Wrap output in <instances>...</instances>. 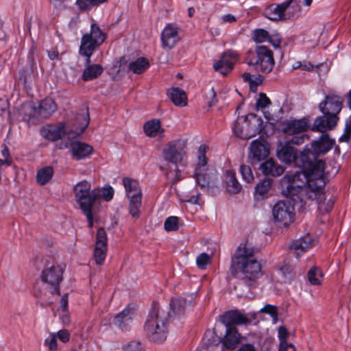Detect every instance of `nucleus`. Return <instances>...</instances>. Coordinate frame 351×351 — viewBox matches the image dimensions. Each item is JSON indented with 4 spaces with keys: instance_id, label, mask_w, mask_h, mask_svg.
<instances>
[{
    "instance_id": "c85d7f7f",
    "label": "nucleus",
    "mask_w": 351,
    "mask_h": 351,
    "mask_svg": "<svg viewBox=\"0 0 351 351\" xmlns=\"http://www.w3.org/2000/svg\"><path fill=\"white\" fill-rule=\"evenodd\" d=\"M105 39V34L96 24H92L90 32L83 36L81 44H102Z\"/></svg>"
},
{
    "instance_id": "f704fd0d",
    "label": "nucleus",
    "mask_w": 351,
    "mask_h": 351,
    "mask_svg": "<svg viewBox=\"0 0 351 351\" xmlns=\"http://www.w3.org/2000/svg\"><path fill=\"white\" fill-rule=\"evenodd\" d=\"M226 184L227 191L230 193H238L241 189V185L238 182L236 174L233 171L228 170L226 173Z\"/></svg>"
},
{
    "instance_id": "37998d69",
    "label": "nucleus",
    "mask_w": 351,
    "mask_h": 351,
    "mask_svg": "<svg viewBox=\"0 0 351 351\" xmlns=\"http://www.w3.org/2000/svg\"><path fill=\"white\" fill-rule=\"evenodd\" d=\"M253 40L256 43L267 42L269 33L263 29H257L253 32Z\"/></svg>"
},
{
    "instance_id": "bb28decb",
    "label": "nucleus",
    "mask_w": 351,
    "mask_h": 351,
    "mask_svg": "<svg viewBox=\"0 0 351 351\" xmlns=\"http://www.w3.org/2000/svg\"><path fill=\"white\" fill-rule=\"evenodd\" d=\"M134 315V311L133 309L126 308L114 317V324L121 330H126L132 322Z\"/></svg>"
},
{
    "instance_id": "603ef678",
    "label": "nucleus",
    "mask_w": 351,
    "mask_h": 351,
    "mask_svg": "<svg viewBox=\"0 0 351 351\" xmlns=\"http://www.w3.org/2000/svg\"><path fill=\"white\" fill-rule=\"evenodd\" d=\"M295 136H294L288 143L290 145V143H292V144H294V145H300L302 143H304L306 141V139L308 138V136L306 134H295Z\"/></svg>"
},
{
    "instance_id": "72a5a7b5",
    "label": "nucleus",
    "mask_w": 351,
    "mask_h": 351,
    "mask_svg": "<svg viewBox=\"0 0 351 351\" xmlns=\"http://www.w3.org/2000/svg\"><path fill=\"white\" fill-rule=\"evenodd\" d=\"M77 121H80L81 123L79 125L71 130V131L67 134L68 138H75L84 132L89 123L88 112H84L82 114H80L77 117Z\"/></svg>"
},
{
    "instance_id": "09e8293b",
    "label": "nucleus",
    "mask_w": 351,
    "mask_h": 351,
    "mask_svg": "<svg viewBox=\"0 0 351 351\" xmlns=\"http://www.w3.org/2000/svg\"><path fill=\"white\" fill-rule=\"evenodd\" d=\"M210 256L206 253L200 254L196 258V263L199 269H204L210 263Z\"/></svg>"
},
{
    "instance_id": "39448f33",
    "label": "nucleus",
    "mask_w": 351,
    "mask_h": 351,
    "mask_svg": "<svg viewBox=\"0 0 351 351\" xmlns=\"http://www.w3.org/2000/svg\"><path fill=\"white\" fill-rule=\"evenodd\" d=\"M90 189V183L86 180L79 182L73 188L75 199L86 217L90 228L93 226L94 222L98 220L96 213L93 210L94 197L93 190L91 191Z\"/></svg>"
},
{
    "instance_id": "7c9ffc66",
    "label": "nucleus",
    "mask_w": 351,
    "mask_h": 351,
    "mask_svg": "<svg viewBox=\"0 0 351 351\" xmlns=\"http://www.w3.org/2000/svg\"><path fill=\"white\" fill-rule=\"evenodd\" d=\"M260 169L265 176L277 177L283 173L285 168L276 162L273 159H269L263 162Z\"/></svg>"
},
{
    "instance_id": "aec40b11",
    "label": "nucleus",
    "mask_w": 351,
    "mask_h": 351,
    "mask_svg": "<svg viewBox=\"0 0 351 351\" xmlns=\"http://www.w3.org/2000/svg\"><path fill=\"white\" fill-rule=\"evenodd\" d=\"M237 53L228 51L221 56L220 60L214 64L213 68L216 71L226 75L232 69L233 64L237 61Z\"/></svg>"
},
{
    "instance_id": "5701e85b",
    "label": "nucleus",
    "mask_w": 351,
    "mask_h": 351,
    "mask_svg": "<svg viewBox=\"0 0 351 351\" xmlns=\"http://www.w3.org/2000/svg\"><path fill=\"white\" fill-rule=\"evenodd\" d=\"M220 322L227 328L234 327L235 325L245 324L250 319L243 313L237 310L229 311L223 314L219 319Z\"/></svg>"
},
{
    "instance_id": "c756f323",
    "label": "nucleus",
    "mask_w": 351,
    "mask_h": 351,
    "mask_svg": "<svg viewBox=\"0 0 351 351\" xmlns=\"http://www.w3.org/2000/svg\"><path fill=\"white\" fill-rule=\"evenodd\" d=\"M186 300L184 298H179L172 300L170 303V312L168 313L169 319L180 318L185 312Z\"/></svg>"
},
{
    "instance_id": "4be33fe9",
    "label": "nucleus",
    "mask_w": 351,
    "mask_h": 351,
    "mask_svg": "<svg viewBox=\"0 0 351 351\" xmlns=\"http://www.w3.org/2000/svg\"><path fill=\"white\" fill-rule=\"evenodd\" d=\"M315 244L314 239L309 234H307L293 241L290 245V250L298 258L303 253L312 248Z\"/></svg>"
},
{
    "instance_id": "423d86ee",
    "label": "nucleus",
    "mask_w": 351,
    "mask_h": 351,
    "mask_svg": "<svg viewBox=\"0 0 351 351\" xmlns=\"http://www.w3.org/2000/svg\"><path fill=\"white\" fill-rule=\"evenodd\" d=\"M246 61L255 71L263 73H270L275 64L273 52L265 45H257L254 50H249Z\"/></svg>"
},
{
    "instance_id": "e433bc0d",
    "label": "nucleus",
    "mask_w": 351,
    "mask_h": 351,
    "mask_svg": "<svg viewBox=\"0 0 351 351\" xmlns=\"http://www.w3.org/2000/svg\"><path fill=\"white\" fill-rule=\"evenodd\" d=\"M144 130L146 135L149 136H156L158 134L161 136L163 133V130L161 128L160 122L159 120L154 119L147 121L144 125Z\"/></svg>"
},
{
    "instance_id": "ea45409f",
    "label": "nucleus",
    "mask_w": 351,
    "mask_h": 351,
    "mask_svg": "<svg viewBox=\"0 0 351 351\" xmlns=\"http://www.w3.org/2000/svg\"><path fill=\"white\" fill-rule=\"evenodd\" d=\"M308 280L313 285H319L323 281V274L319 268L313 267L308 272Z\"/></svg>"
},
{
    "instance_id": "a18cd8bd",
    "label": "nucleus",
    "mask_w": 351,
    "mask_h": 351,
    "mask_svg": "<svg viewBox=\"0 0 351 351\" xmlns=\"http://www.w3.org/2000/svg\"><path fill=\"white\" fill-rule=\"evenodd\" d=\"M280 273L285 278V281L290 280L294 276V268L286 264L280 269Z\"/></svg>"
},
{
    "instance_id": "f257e3e1",
    "label": "nucleus",
    "mask_w": 351,
    "mask_h": 351,
    "mask_svg": "<svg viewBox=\"0 0 351 351\" xmlns=\"http://www.w3.org/2000/svg\"><path fill=\"white\" fill-rule=\"evenodd\" d=\"M289 178L290 185L287 187V191L295 202L303 203L304 205L308 201L315 200L322 214L331 210L334 201L331 198L327 199L323 192L326 182L321 170L308 176L299 172Z\"/></svg>"
},
{
    "instance_id": "f8f14e48",
    "label": "nucleus",
    "mask_w": 351,
    "mask_h": 351,
    "mask_svg": "<svg viewBox=\"0 0 351 351\" xmlns=\"http://www.w3.org/2000/svg\"><path fill=\"white\" fill-rule=\"evenodd\" d=\"M252 119L248 117L238 119L233 128L234 133L242 138H251L261 131L260 120L252 115Z\"/></svg>"
},
{
    "instance_id": "f03ea898",
    "label": "nucleus",
    "mask_w": 351,
    "mask_h": 351,
    "mask_svg": "<svg viewBox=\"0 0 351 351\" xmlns=\"http://www.w3.org/2000/svg\"><path fill=\"white\" fill-rule=\"evenodd\" d=\"M258 251L247 242L241 243L232 259V274L247 286L253 285L263 276L261 265L254 258Z\"/></svg>"
},
{
    "instance_id": "79ce46f5",
    "label": "nucleus",
    "mask_w": 351,
    "mask_h": 351,
    "mask_svg": "<svg viewBox=\"0 0 351 351\" xmlns=\"http://www.w3.org/2000/svg\"><path fill=\"white\" fill-rule=\"evenodd\" d=\"M179 218L178 217L171 216L166 219L164 227L165 230L168 232L176 231L179 228Z\"/></svg>"
},
{
    "instance_id": "6e6d98bb",
    "label": "nucleus",
    "mask_w": 351,
    "mask_h": 351,
    "mask_svg": "<svg viewBox=\"0 0 351 351\" xmlns=\"http://www.w3.org/2000/svg\"><path fill=\"white\" fill-rule=\"evenodd\" d=\"M279 351H295V348L293 344L289 343L286 341H282Z\"/></svg>"
},
{
    "instance_id": "69168bd1",
    "label": "nucleus",
    "mask_w": 351,
    "mask_h": 351,
    "mask_svg": "<svg viewBox=\"0 0 351 351\" xmlns=\"http://www.w3.org/2000/svg\"><path fill=\"white\" fill-rule=\"evenodd\" d=\"M2 156L4 158L3 160L10 159L12 161V159L10 157V153L9 150L6 147H4V148L1 151Z\"/></svg>"
},
{
    "instance_id": "680f3d73",
    "label": "nucleus",
    "mask_w": 351,
    "mask_h": 351,
    "mask_svg": "<svg viewBox=\"0 0 351 351\" xmlns=\"http://www.w3.org/2000/svg\"><path fill=\"white\" fill-rule=\"evenodd\" d=\"M60 306L64 311H66L68 306V295L64 294L60 300Z\"/></svg>"
},
{
    "instance_id": "3c124183",
    "label": "nucleus",
    "mask_w": 351,
    "mask_h": 351,
    "mask_svg": "<svg viewBox=\"0 0 351 351\" xmlns=\"http://www.w3.org/2000/svg\"><path fill=\"white\" fill-rule=\"evenodd\" d=\"M123 351H143L141 344L139 341H132L125 345Z\"/></svg>"
},
{
    "instance_id": "1a4fd4ad",
    "label": "nucleus",
    "mask_w": 351,
    "mask_h": 351,
    "mask_svg": "<svg viewBox=\"0 0 351 351\" xmlns=\"http://www.w3.org/2000/svg\"><path fill=\"white\" fill-rule=\"evenodd\" d=\"M286 200L278 202L273 207L272 216L276 223L280 226H287L293 221L294 206H303V203L295 202L288 194L287 189L284 191Z\"/></svg>"
},
{
    "instance_id": "052dcab7",
    "label": "nucleus",
    "mask_w": 351,
    "mask_h": 351,
    "mask_svg": "<svg viewBox=\"0 0 351 351\" xmlns=\"http://www.w3.org/2000/svg\"><path fill=\"white\" fill-rule=\"evenodd\" d=\"M237 351H256L255 347L250 343L242 345Z\"/></svg>"
},
{
    "instance_id": "6e6552de",
    "label": "nucleus",
    "mask_w": 351,
    "mask_h": 351,
    "mask_svg": "<svg viewBox=\"0 0 351 351\" xmlns=\"http://www.w3.org/2000/svg\"><path fill=\"white\" fill-rule=\"evenodd\" d=\"M208 147L201 145L198 149L197 163L195 169L194 178L202 188H210L216 186L217 176L213 170L207 168V159L205 154Z\"/></svg>"
},
{
    "instance_id": "4468645a",
    "label": "nucleus",
    "mask_w": 351,
    "mask_h": 351,
    "mask_svg": "<svg viewBox=\"0 0 351 351\" xmlns=\"http://www.w3.org/2000/svg\"><path fill=\"white\" fill-rule=\"evenodd\" d=\"M62 268L58 265L47 266L43 271L41 278L50 287L51 294H60L59 285L62 279Z\"/></svg>"
},
{
    "instance_id": "0e129e2a",
    "label": "nucleus",
    "mask_w": 351,
    "mask_h": 351,
    "mask_svg": "<svg viewBox=\"0 0 351 351\" xmlns=\"http://www.w3.org/2000/svg\"><path fill=\"white\" fill-rule=\"evenodd\" d=\"M253 76L254 75H251L250 73H244L242 75V77H243V80L249 82L250 84H252V82L253 80Z\"/></svg>"
},
{
    "instance_id": "20e7f679",
    "label": "nucleus",
    "mask_w": 351,
    "mask_h": 351,
    "mask_svg": "<svg viewBox=\"0 0 351 351\" xmlns=\"http://www.w3.org/2000/svg\"><path fill=\"white\" fill-rule=\"evenodd\" d=\"M169 317L158 304H154L145 324V331L149 339L156 343L163 342L167 336Z\"/></svg>"
},
{
    "instance_id": "a211bd4d",
    "label": "nucleus",
    "mask_w": 351,
    "mask_h": 351,
    "mask_svg": "<svg viewBox=\"0 0 351 351\" xmlns=\"http://www.w3.org/2000/svg\"><path fill=\"white\" fill-rule=\"evenodd\" d=\"M107 235L103 228L98 229L96 235V243L94 258L97 265H102L106 256Z\"/></svg>"
},
{
    "instance_id": "393cba45",
    "label": "nucleus",
    "mask_w": 351,
    "mask_h": 351,
    "mask_svg": "<svg viewBox=\"0 0 351 351\" xmlns=\"http://www.w3.org/2000/svg\"><path fill=\"white\" fill-rule=\"evenodd\" d=\"M182 36L181 29L175 24L169 23L164 28L161 34V40L162 44L175 43L180 40Z\"/></svg>"
},
{
    "instance_id": "864d4df0",
    "label": "nucleus",
    "mask_w": 351,
    "mask_h": 351,
    "mask_svg": "<svg viewBox=\"0 0 351 351\" xmlns=\"http://www.w3.org/2000/svg\"><path fill=\"white\" fill-rule=\"evenodd\" d=\"M57 338H58L63 343L69 341L70 339V334L66 330H60L58 332H56Z\"/></svg>"
},
{
    "instance_id": "338daca9",
    "label": "nucleus",
    "mask_w": 351,
    "mask_h": 351,
    "mask_svg": "<svg viewBox=\"0 0 351 351\" xmlns=\"http://www.w3.org/2000/svg\"><path fill=\"white\" fill-rule=\"evenodd\" d=\"M263 81V77L260 75L257 76H253V80L252 82V84H256V86H258Z\"/></svg>"
},
{
    "instance_id": "6ab92c4d",
    "label": "nucleus",
    "mask_w": 351,
    "mask_h": 351,
    "mask_svg": "<svg viewBox=\"0 0 351 351\" xmlns=\"http://www.w3.org/2000/svg\"><path fill=\"white\" fill-rule=\"evenodd\" d=\"M342 99L338 96H326L325 100L319 105V110L324 114L337 117L341 110Z\"/></svg>"
},
{
    "instance_id": "58836bf2",
    "label": "nucleus",
    "mask_w": 351,
    "mask_h": 351,
    "mask_svg": "<svg viewBox=\"0 0 351 351\" xmlns=\"http://www.w3.org/2000/svg\"><path fill=\"white\" fill-rule=\"evenodd\" d=\"M53 174V169L51 167L48 166L40 169L36 175L38 183L41 185L45 184L51 179Z\"/></svg>"
},
{
    "instance_id": "4c0bfd02",
    "label": "nucleus",
    "mask_w": 351,
    "mask_h": 351,
    "mask_svg": "<svg viewBox=\"0 0 351 351\" xmlns=\"http://www.w3.org/2000/svg\"><path fill=\"white\" fill-rule=\"evenodd\" d=\"M93 195L94 197V202L99 198H102L108 202L113 197L114 189L110 186L102 189L96 188L93 190Z\"/></svg>"
},
{
    "instance_id": "e2e57ef3",
    "label": "nucleus",
    "mask_w": 351,
    "mask_h": 351,
    "mask_svg": "<svg viewBox=\"0 0 351 351\" xmlns=\"http://www.w3.org/2000/svg\"><path fill=\"white\" fill-rule=\"evenodd\" d=\"M221 20L224 23H232L236 21V18L234 16H233L230 14H228L223 15L221 17Z\"/></svg>"
},
{
    "instance_id": "774afa93",
    "label": "nucleus",
    "mask_w": 351,
    "mask_h": 351,
    "mask_svg": "<svg viewBox=\"0 0 351 351\" xmlns=\"http://www.w3.org/2000/svg\"><path fill=\"white\" fill-rule=\"evenodd\" d=\"M48 56L51 60H54L58 57V52L53 50L48 52Z\"/></svg>"
},
{
    "instance_id": "cd10ccee",
    "label": "nucleus",
    "mask_w": 351,
    "mask_h": 351,
    "mask_svg": "<svg viewBox=\"0 0 351 351\" xmlns=\"http://www.w3.org/2000/svg\"><path fill=\"white\" fill-rule=\"evenodd\" d=\"M70 148L73 157L79 160L89 156L93 152V147L85 143L74 141L71 143Z\"/></svg>"
},
{
    "instance_id": "f3484780",
    "label": "nucleus",
    "mask_w": 351,
    "mask_h": 351,
    "mask_svg": "<svg viewBox=\"0 0 351 351\" xmlns=\"http://www.w3.org/2000/svg\"><path fill=\"white\" fill-rule=\"evenodd\" d=\"M269 155V148L263 140L256 139L249 147L248 158L251 163H256L265 159Z\"/></svg>"
},
{
    "instance_id": "a878e982",
    "label": "nucleus",
    "mask_w": 351,
    "mask_h": 351,
    "mask_svg": "<svg viewBox=\"0 0 351 351\" xmlns=\"http://www.w3.org/2000/svg\"><path fill=\"white\" fill-rule=\"evenodd\" d=\"M42 135L48 140L55 141L62 138L66 134L65 124L62 122L56 125H50L43 128L41 131Z\"/></svg>"
},
{
    "instance_id": "13d9d810",
    "label": "nucleus",
    "mask_w": 351,
    "mask_h": 351,
    "mask_svg": "<svg viewBox=\"0 0 351 351\" xmlns=\"http://www.w3.org/2000/svg\"><path fill=\"white\" fill-rule=\"evenodd\" d=\"M287 335V329L284 326H280L278 328V337L280 339V343L282 341H286V337Z\"/></svg>"
},
{
    "instance_id": "5fc2aeb1",
    "label": "nucleus",
    "mask_w": 351,
    "mask_h": 351,
    "mask_svg": "<svg viewBox=\"0 0 351 351\" xmlns=\"http://www.w3.org/2000/svg\"><path fill=\"white\" fill-rule=\"evenodd\" d=\"M93 0H77V4L81 10H86L90 5H93Z\"/></svg>"
},
{
    "instance_id": "a19ab883",
    "label": "nucleus",
    "mask_w": 351,
    "mask_h": 351,
    "mask_svg": "<svg viewBox=\"0 0 351 351\" xmlns=\"http://www.w3.org/2000/svg\"><path fill=\"white\" fill-rule=\"evenodd\" d=\"M271 186V180L270 179H265L258 184H257L256 187V192L259 195L263 197L266 195L269 191L270 190Z\"/></svg>"
},
{
    "instance_id": "412c9836",
    "label": "nucleus",
    "mask_w": 351,
    "mask_h": 351,
    "mask_svg": "<svg viewBox=\"0 0 351 351\" xmlns=\"http://www.w3.org/2000/svg\"><path fill=\"white\" fill-rule=\"evenodd\" d=\"M310 127L307 119L285 121L282 123V132L285 134L293 135L300 134L306 132Z\"/></svg>"
},
{
    "instance_id": "473e14b6",
    "label": "nucleus",
    "mask_w": 351,
    "mask_h": 351,
    "mask_svg": "<svg viewBox=\"0 0 351 351\" xmlns=\"http://www.w3.org/2000/svg\"><path fill=\"white\" fill-rule=\"evenodd\" d=\"M168 95L177 106H185L187 104L186 93L179 88H172L168 91Z\"/></svg>"
},
{
    "instance_id": "c03bdc74",
    "label": "nucleus",
    "mask_w": 351,
    "mask_h": 351,
    "mask_svg": "<svg viewBox=\"0 0 351 351\" xmlns=\"http://www.w3.org/2000/svg\"><path fill=\"white\" fill-rule=\"evenodd\" d=\"M240 173L243 179L247 182L250 183L254 180L253 173L250 166L245 165H241Z\"/></svg>"
},
{
    "instance_id": "ddd939ff",
    "label": "nucleus",
    "mask_w": 351,
    "mask_h": 351,
    "mask_svg": "<svg viewBox=\"0 0 351 351\" xmlns=\"http://www.w3.org/2000/svg\"><path fill=\"white\" fill-rule=\"evenodd\" d=\"M95 49V45H80L79 53L86 58L85 64L87 66L83 71L82 80L84 81H90L98 77L104 71V69L99 64H90V57Z\"/></svg>"
},
{
    "instance_id": "c9c22d12",
    "label": "nucleus",
    "mask_w": 351,
    "mask_h": 351,
    "mask_svg": "<svg viewBox=\"0 0 351 351\" xmlns=\"http://www.w3.org/2000/svg\"><path fill=\"white\" fill-rule=\"evenodd\" d=\"M149 66V60L144 57H141L135 60H132L128 64L129 70L135 74H141L143 73Z\"/></svg>"
},
{
    "instance_id": "9d476101",
    "label": "nucleus",
    "mask_w": 351,
    "mask_h": 351,
    "mask_svg": "<svg viewBox=\"0 0 351 351\" xmlns=\"http://www.w3.org/2000/svg\"><path fill=\"white\" fill-rule=\"evenodd\" d=\"M300 7L297 0H287L280 4H271L264 10V16L272 21L286 20L298 16Z\"/></svg>"
},
{
    "instance_id": "2f4dec72",
    "label": "nucleus",
    "mask_w": 351,
    "mask_h": 351,
    "mask_svg": "<svg viewBox=\"0 0 351 351\" xmlns=\"http://www.w3.org/2000/svg\"><path fill=\"white\" fill-rule=\"evenodd\" d=\"M240 334L235 327L227 328L226 333L223 338V344L228 349H234L239 343Z\"/></svg>"
},
{
    "instance_id": "bf43d9fd",
    "label": "nucleus",
    "mask_w": 351,
    "mask_h": 351,
    "mask_svg": "<svg viewBox=\"0 0 351 351\" xmlns=\"http://www.w3.org/2000/svg\"><path fill=\"white\" fill-rule=\"evenodd\" d=\"M350 136L351 130H347L346 128H345L344 133L339 137V141L340 142H348L350 140Z\"/></svg>"
},
{
    "instance_id": "4d7b16f0",
    "label": "nucleus",
    "mask_w": 351,
    "mask_h": 351,
    "mask_svg": "<svg viewBox=\"0 0 351 351\" xmlns=\"http://www.w3.org/2000/svg\"><path fill=\"white\" fill-rule=\"evenodd\" d=\"M267 42L270 44H280L282 39L279 34H269Z\"/></svg>"
},
{
    "instance_id": "49530a36",
    "label": "nucleus",
    "mask_w": 351,
    "mask_h": 351,
    "mask_svg": "<svg viewBox=\"0 0 351 351\" xmlns=\"http://www.w3.org/2000/svg\"><path fill=\"white\" fill-rule=\"evenodd\" d=\"M270 104V99L267 97V95L265 93H261L258 95V98L256 99V106L257 109H264L268 107Z\"/></svg>"
},
{
    "instance_id": "de8ad7c7",
    "label": "nucleus",
    "mask_w": 351,
    "mask_h": 351,
    "mask_svg": "<svg viewBox=\"0 0 351 351\" xmlns=\"http://www.w3.org/2000/svg\"><path fill=\"white\" fill-rule=\"evenodd\" d=\"M45 346H47L50 351L57 350V335L56 332L51 333L45 340Z\"/></svg>"
},
{
    "instance_id": "8fccbe9b",
    "label": "nucleus",
    "mask_w": 351,
    "mask_h": 351,
    "mask_svg": "<svg viewBox=\"0 0 351 351\" xmlns=\"http://www.w3.org/2000/svg\"><path fill=\"white\" fill-rule=\"evenodd\" d=\"M261 312L269 314L274 322H276L278 319V313L276 308L272 305L267 304L263 308H261Z\"/></svg>"
},
{
    "instance_id": "0eeeda50",
    "label": "nucleus",
    "mask_w": 351,
    "mask_h": 351,
    "mask_svg": "<svg viewBox=\"0 0 351 351\" xmlns=\"http://www.w3.org/2000/svg\"><path fill=\"white\" fill-rule=\"evenodd\" d=\"M186 140L177 139L168 143L162 150L164 159L174 166V170L176 171L175 178L176 182L181 179L178 165L184 166L186 159Z\"/></svg>"
},
{
    "instance_id": "dca6fc26",
    "label": "nucleus",
    "mask_w": 351,
    "mask_h": 351,
    "mask_svg": "<svg viewBox=\"0 0 351 351\" xmlns=\"http://www.w3.org/2000/svg\"><path fill=\"white\" fill-rule=\"evenodd\" d=\"M31 109L29 117L42 120L50 117L56 110L57 106L52 99L46 98L40 102L38 107H31Z\"/></svg>"
},
{
    "instance_id": "b1692460",
    "label": "nucleus",
    "mask_w": 351,
    "mask_h": 351,
    "mask_svg": "<svg viewBox=\"0 0 351 351\" xmlns=\"http://www.w3.org/2000/svg\"><path fill=\"white\" fill-rule=\"evenodd\" d=\"M338 117H332L328 114H324L318 117L314 121L312 130L315 132H325L332 130L337 125Z\"/></svg>"
},
{
    "instance_id": "2eb2a0df",
    "label": "nucleus",
    "mask_w": 351,
    "mask_h": 351,
    "mask_svg": "<svg viewBox=\"0 0 351 351\" xmlns=\"http://www.w3.org/2000/svg\"><path fill=\"white\" fill-rule=\"evenodd\" d=\"M276 154L280 160L288 164L295 162V165L302 169V172H306L302 165L303 161H298L301 158V154L297 156L296 150L289 143H280L277 145Z\"/></svg>"
},
{
    "instance_id": "9b49d317",
    "label": "nucleus",
    "mask_w": 351,
    "mask_h": 351,
    "mask_svg": "<svg viewBox=\"0 0 351 351\" xmlns=\"http://www.w3.org/2000/svg\"><path fill=\"white\" fill-rule=\"evenodd\" d=\"M126 195L129 199V211L132 217L138 218L142 204V192L137 180L124 178L123 179Z\"/></svg>"
},
{
    "instance_id": "7ed1b4c3",
    "label": "nucleus",
    "mask_w": 351,
    "mask_h": 351,
    "mask_svg": "<svg viewBox=\"0 0 351 351\" xmlns=\"http://www.w3.org/2000/svg\"><path fill=\"white\" fill-rule=\"evenodd\" d=\"M335 141L330 138L328 134H322L317 141L306 145L305 149L301 152V158L303 161L306 175H314L317 170H321L322 176L324 175L325 164L322 160H316V156L324 154L328 152L333 146Z\"/></svg>"
}]
</instances>
